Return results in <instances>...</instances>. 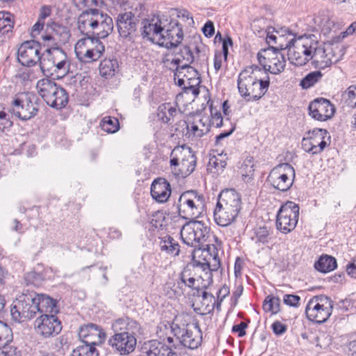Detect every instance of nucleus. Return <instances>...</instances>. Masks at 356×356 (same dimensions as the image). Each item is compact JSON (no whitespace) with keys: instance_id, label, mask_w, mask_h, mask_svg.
I'll return each mask as SVG.
<instances>
[{"instance_id":"338daca9","label":"nucleus","mask_w":356,"mask_h":356,"mask_svg":"<svg viewBox=\"0 0 356 356\" xmlns=\"http://www.w3.org/2000/svg\"><path fill=\"white\" fill-rule=\"evenodd\" d=\"M256 236L259 242L264 243L267 241L268 231L266 227H259L256 232Z\"/></svg>"},{"instance_id":"c756f323","label":"nucleus","mask_w":356,"mask_h":356,"mask_svg":"<svg viewBox=\"0 0 356 356\" xmlns=\"http://www.w3.org/2000/svg\"><path fill=\"white\" fill-rule=\"evenodd\" d=\"M173 54H175V58L172 60L169 58L163 60L165 64L170 65L172 67H179L181 64H186V63L191 64L194 60V56L191 49L187 46L180 48L177 52L174 50Z\"/></svg>"},{"instance_id":"49530a36","label":"nucleus","mask_w":356,"mask_h":356,"mask_svg":"<svg viewBox=\"0 0 356 356\" xmlns=\"http://www.w3.org/2000/svg\"><path fill=\"white\" fill-rule=\"evenodd\" d=\"M13 122L8 113L4 111H0V136L10 131L13 127Z\"/></svg>"},{"instance_id":"de8ad7c7","label":"nucleus","mask_w":356,"mask_h":356,"mask_svg":"<svg viewBox=\"0 0 356 356\" xmlns=\"http://www.w3.org/2000/svg\"><path fill=\"white\" fill-rule=\"evenodd\" d=\"M13 27V22L11 20V15L4 11L0 12V32L2 33H8Z\"/></svg>"},{"instance_id":"bb28decb","label":"nucleus","mask_w":356,"mask_h":356,"mask_svg":"<svg viewBox=\"0 0 356 356\" xmlns=\"http://www.w3.org/2000/svg\"><path fill=\"white\" fill-rule=\"evenodd\" d=\"M238 213L239 211H236L233 208L217 204L213 211V216L218 225L226 227L236 219Z\"/></svg>"},{"instance_id":"5701e85b","label":"nucleus","mask_w":356,"mask_h":356,"mask_svg":"<svg viewBox=\"0 0 356 356\" xmlns=\"http://www.w3.org/2000/svg\"><path fill=\"white\" fill-rule=\"evenodd\" d=\"M90 38H81L75 44L74 50L76 57L83 63H91L98 60L100 56V49L92 50L89 48Z\"/></svg>"},{"instance_id":"8fccbe9b","label":"nucleus","mask_w":356,"mask_h":356,"mask_svg":"<svg viewBox=\"0 0 356 356\" xmlns=\"http://www.w3.org/2000/svg\"><path fill=\"white\" fill-rule=\"evenodd\" d=\"M42 42L40 43V47L42 46L45 47L44 50H51L55 48H61L60 46L63 44L58 40H53V35L51 33H47L42 35Z\"/></svg>"},{"instance_id":"774afa93","label":"nucleus","mask_w":356,"mask_h":356,"mask_svg":"<svg viewBox=\"0 0 356 356\" xmlns=\"http://www.w3.org/2000/svg\"><path fill=\"white\" fill-rule=\"evenodd\" d=\"M248 325L244 322H241L239 324L234 325L232 327V332H237L239 337H242L245 335V328Z\"/></svg>"},{"instance_id":"f257e3e1","label":"nucleus","mask_w":356,"mask_h":356,"mask_svg":"<svg viewBox=\"0 0 356 356\" xmlns=\"http://www.w3.org/2000/svg\"><path fill=\"white\" fill-rule=\"evenodd\" d=\"M291 45L293 47L289 48V60L296 66L305 65L312 60L316 67L325 69L339 60L334 52L332 45L319 44L314 35L298 37L295 41L291 40L286 44H282L280 47Z\"/></svg>"},{"instance_id":"cd10ccee","label":"nucleus","mask_w":356,"mask_h":356,"mask_svg":"<svg viewBox=\"0 0 356 356\" xmlns=\"http://www.w3.org/2000/svg\"><path fill=\"white\" fill-rule=\"evenodd\" d=\"M49 54L58 74L63 76L68 72L70 67L67 54L61 48L51 49Z\"/></svg>"},{"instance_id":"4468645a","label":"nucleus","mask_w":356,"mask_h":356,"mask_svg":"<svg viewBox=\"0 0 356 356\" xmlns=\"http://www.w3.org/2000/svg\"><path fill=\"white\" fill-rule=\"evenodd\" d=\"M299 206L293 202L288 201L283 204L277 214L276 227L282 233L293 231L299 218Z\"/></svg>"},{"instance_id":"864d4df0","label":"nucleus","mask_w":356,"mask_h":356,"mask_svg":"<svg viewBox=\"0 0 356 356\" xmlns=\"http://www.w3.org/2000/svg\"><path fill=\"white\" fill-rule=\"evenodd\" d=\"M127 321L128 317L118 318L115 321L112 325V329L114 333H127Z\"/></svg>"},{"instance_id":"f3484780","label":"nucleus","mask_w":356,"mask_h":356,"mask_svg":"<svg viewBox=\"0 0 356 356\" xmlns=\"http://www.w3.org/2000/svg\"><path fill=\"white\" fill-rule=\"evenodd\" d=\"M40 43L35 40L23 42L17 50V60L23 66L32 67L40 60Z\"/></svg>"},{"instance_id":"6ab92c4d","label":"nucleus","mask_w":356,"mask_h":356,"mask_svg":"<svg viewBox=\"0 0 356 356\" xmlns=\"http://www.w3.org/2000/svg\"><path fill=\"white\" fill-rule=\"evenodd\" d=\"M79 337L83 344L95 347L104 341L106 333L99 326L89 323L79 328Z\"/></svg>"},{"instance_id":"2f4dec72","label":"nucleus","mask_w":356,"mask_h":356,"mask_svg":"<svg viewBox=\"0 0 356 356\" xmlns=\"http://www.w3.org/2000/svg\"><path fill=\"white\" fill-rule=\"evenodd\" d=\"M40 67L43 74L47 77L53 76L59 78L62 77V75L58 74L52 60L50 58L49 50H44L43 53L40 55Z\"/></svg>"},{"instance_id":"a19ab883","label":"nucleus","mask_w":356,"mask_h":356,"mask_svg":"<svg viewBox=\"0 0 356 356\" xmlns=\"http://www.w3.org/2000/svg\"><path fill=\"white\" fill-rule=\"evenodd\" d=\"M100 127L103 131L108 134H114L119 130L120 124L117 118L106 116L102 120Z\"/></svg>"},{"instance_id":"7ed1b4c3","label":"nucleus","mask_w":356,"mask_h":356,"mask_svg":"<svg viewBox=\"0 0 356 356\" xmlns=\"http://www.w3.org/2000/svg\"><path fill=\"white\" fill-rule=\"evenodd\" d=\"M238 92L247 101H257L267 92L270 85L268 74L257 65L244 69L238 76Z\"/></svg>"},{"instance_id":"f03ea898","label":"nucleus","mask_w":356,"mask_h":356,"mask_svg":"<svg viewBox=\"0 0 356 356\" xmlns=\"http://www.w3.org/2000/svg\"><path fill=\"white\" fill-rule=\"evenodd\" d=\"M54 309L53 298L44 294L27 291L13 300L10 314L15 321L22 323L33 318L37 314L51 312Z\"/></svg>"},{"instance_id":"58836bf2","label":"nucleus","mask_w":356,"mask_h":356,"mask_svg":"<svg viewBox=\"0 0 356 356\" xmlns=\"http://www.w3.org/2000/svg\"><path fill=\"white\" fill-rule=\"evenodd\" d=\"M51 29L52 31L50 33L53 35V40H58L63 44H65L69 40L70 34L66 26L54 23Z\"/></svg>"},{"instance_id":"bf43d9fd","label":"nucleus","mask_w":356,"mask_h":356,"mask_svg":"<svg viewBox=\"0 0 356 356\" xmlns=\"http://www.w3.org/2000/svg\"><path fill=\"white\" fill-rule=\"evenodd\" d=\"M171 330L174 335L180 341L186 333L188 331L184 327H181L178 324L172 323L171 325Z\"/></svg>"},{"instance_id":"4be33fe9","label":"nucleus","mask_w":356,"mask_h":356,"mask_svg":"<svg viewBox=\"0 0 356 356\" xmlns=\"http://www.w3.org/2000/svg\"><path fill=\"white\" fill-rule=\"evenodd\" d=\"M273 31H275L277 35L270 33V29L268 31L267 36H266V42L271 45L272 44H277L276 46L277 50H282V49H288V56H289V48H292V45L287 47L281 48L280 46L282 44H286L288 42L293 40L295 41L298 40V38H295L294 34L286 27H282L279 29H273Z\"/></svg>"},{"instance_id":"aec40b11","label":"nucleus","mask_w":356,"mask_h":356,"mask_svg":"<svg viewBox=\"0 0 356 356\" xmlns=\"http://www.w3.org/2000/svg\"><path fill=\"white\" fill-rule=\"evenodd\" d=\"M334 113V106L331 102L324 98L316 99L309 106V115L318 121H326L331 118Z\"/></svg>"},{"instance_id":"69168bd1","label":"nucleus","mask_w":356,"mask_h":356,"mask_svg":"<svg viewBox=\"0 0 356 356\" xmlns=\"http://www.w3.org/2000/svg\"><path fill=\"white\" fill-rule=\"evenodd\" d=\"M346 273L352 278L356 279V256L347 264Z\"/></svg>"},{"instance_id":"5fc2aeb1","label":"nucleus","mask_w":356,"mask_h":356,"mask_svg":"<svg viewBox=\"0 0 356 356\" xmlns=\"http://www.w3.org/2000/svg\"><path fill=\"white\" fill-rule=\"evenodd\" d=\"M83 38H90L92 42H88V46L90 49L92 50L100 49V56H102L105 51V47L103 43L100 41L101 38L94 36L85 35Z\"/></svg>"},{"instance_id":"a878e982","label":"nucleus","mask_w":356,"mask_h":356,"mask_svg":"<svg viewBox=\"0 0 356 356\" xmlns=\"http://www.w3.org/2000/svg\"><path fill=\"white\" fill-rule=\"evenodd\" d=\"M195 197L197 200H200V195H198L197 191H186L181 195L179 198V204L177 206L179 215L185 219H188L189 216L193 213H190L186 211V206L193 210L194 209H197V207L195 204V202L193 200V197Z\"/></svg>"},{"instance_id":"603ef678","label":"nucleus","mask_w":356,"mask_h":356,"mask_svg":"<svg viewBox=\"0 0 356 356\" xmlns=\"http://www.w3.org/2000/svg\"><path fill=\"white\" fill-rule=\"evenodd\" d=\"M314 22L321 29L322 32L326 35L331 32L332 27L334 26V22L330 21L327 17L321 18L316 16L314 18Z\"/></svg>"},{"instance_id":"423d86ee","label":"nucleus","mask_w":356,"mask_h":356,"mask_svg":"<svg viewBox=\"0 0 356 356\" xmlns=\"http://www.w3.org/2000/svg\"><path fill=\"white\" fill-rule=\"evenodd\" d=\"M174 17L184 22L187 21L189 25L194 23L193 17H189V13L186 10L181 12L177 9H172L170 15H165L163 22L161 35L159 39V45L168 49H177L184 37L181 22Z\"/></svg>"},{"instance_id":"20e7f679","label":"nucleus","mask_w":356,"mask_h":356,"mask_svg":"<svg viewBox=\"0 0 356 356\" xmlns=\"http://www.w3.org/2000/svg\"><path fill=\"white\" fill-rule=\"evenodd\" d=\"M113 3L115 0H111ZM125 10L118 14L116 24L120 37L131 38L136 33L139 18L145 15L149 8L150 0H117Z\"/></svg>"},{"instance_id":"e433bc0d","label":"nucleus","mask_w":356,"mask_h":356,"mask_svg":"<svg viewBox=\"0 0 356 356\" xmlns=\"http://www.w3.org/2000/svg\"><path fill=\"white\" fill-rule=\"evenodd\" d=\"M202 95L203 96L205 101L207 102V104H208L210 107L211 114V124L216 127H221L222 124V117L221 115V113L220 112L216 111L215 114H213L212 103H211V97H210V95H209V91L207 87L203 86H202Z\"/></svg>"},{"instance_id":"393cba45","label":"nucleus","mask_w":356,"mask_h":356,"mask_svg":"<svg viewBox=\"0 0 356 356\" xmlns=\"http://www.w3.org/2000/svg\"><path fill=\"white\" fill-rule=\"evenodd\" d=\"M307 135L310 136L312 139V145L314 149V154H320L330 144V136L326 129H314L312 131H309Z\"/></svg>"},{"instance_id":"f704fd0d","label":"nucleus","mask_w":356,"mask_h":356,"mask_svg":"<svg viewBox=\"0 0 356 356\" xmlns=\"http://www.w3.org/2000/svg\"><path fill=\"white\" fill-rule=\"evenodd\" d=\"M337 266L334 257L329 255H323L315 263V268L321 273H326L334 270Z\"/></svg>"},{"instance_id":"0e129e2a","label":"nucleus","mask_w":356,"mask_h":356,"mask_svg":"<svg viewBox=\"0 0 356 356\" xmlns=\"http://www.w3.org/2000/svg\"><path fill=\"white\" fill-rule=\"evenodd\" d=\"M233 44L231 37L227 36L222 40V53L224 60L226 61L229 54V47H232Z\"/></svg>"},{"instance_id":"dca6fc26","label":"nucleus","mask_w":356,"mask_h":356,"mask_svg":"<svg viewBox=\"0 0 356 356\" xmlns=\"http://www.w3.org/2000/svg\"><path fill=\"white\" fill-rule=\"evenodd\" d=\"M168 344L164 341L151 339L145 341L140 348V356H178L173 347V339L168 337Z\"/></svg>"},{"instance_id":"c03bdc74","label":"nucleus","mask_w":356,"mask_h":356,"mask_svg":"<svg viewBox=\"0 0 356 356\" xmlns=\"http://www.w3.org/2000/svg\"><path fill=\"white\" fill-rule=\"evenodd\" d=\"M323 76L320 71H314L307 74L300 81V86L303 89H307L314 86Z\"/></svg>"},{"instance_id":"09e8293b","label":"nucleus","mask_w":356,"mask_h":356,"mask_svg":"<svg viewBox=\"0 0 356 356\" xmlns=\"http://www.w3.org/2000/svg\"><path fill=\"white\" fill-rule=\"evenodd\" d=\"M180 343L184 346L193 350L197 348L200 346V339L199 338L193 337V332L188 330L180 340Z\"/></svg>"},{"instance_id":"ea45409f","label":"nucleus","mask_w":356,"mask_h":356,"mask_svg":"<svg viewBox=\"0 0 356 356\" xmlns=\"http://www.w3.org/2000/svg\"><path fill=\"white\" fill-rule=\"evenodd\" d=\"M263 309L273 315L277 314L280 312V299L272 295L267 296L263 303Z\"/></svg>"},{"instance_id":"6e6d98bb","label":"nucleus","mask_w":356,"mask_h":356,"mask_svg":"<svg viewBox=\"0 0 356 356\" xmlns=\"http://www.w3.org/2000/svg\"><path fill=\"white\" fill-rule=\"evenodd\" d=\"M140 325L136 321L128 318L127 326V334H131L133 336L136 337L137 334H140Z\"/></svg>"},{"instance_id":"052dcab7","label":"nucleus","mask_w":356,"mask_h":356,"mask_svg":"<svg viewBox=\"0 0 356 356\" xmlns=\"http://www.w3.org/2000/svg\"><path fill=\"white\" fill-rule=\"evenodd\" d=\"M202 32L207 38L212 37L215 33V27L213 22L211 20H208L204 24L203 27H202Z\"/></svg>"},{"instance_id":"72a5a7b5","label":"nucleus","mask_w":356,"mask_h":356,"mask_svg":"<svg viewBox=\"0 0 356 356\" xmlns=\"http://www.w3.org/2000/svg\"><path fill=\"white\" fill-rule=\"evenodd\" d=\"M118 68V62L115 58H105L99 64V73L102 76L108 79L115 75Z\"/></svg>"},{"instance_id":"2eb2a0df","label":"nucleus","mask_w":356,"mask_h":356,"mask_svg":"<svg viewBox=\"0 0 356 356\" xmlns=\"http://www.w3.org/2000/svg\"><path fill=\"white\" fill-rule=\"evenodd\" d=\"M200 221L191 220L185 224L181 232L183 241L194 248L191 252V263L194 267L200 266V261L197 260L195 257V252L200 250V236L197 235L198 230H200Z\"/></svg>"},{"instance_id":"7c9ffc66","label":"nucleus","mask_w":356,"mask_h":356,"mask_svg":"<svg viewBox=\"0 0 356 356\" xmlns=\"http://www.w3.org/2000/svg\"><path fill=\"white\" fill-rule=\"evenodd\" d=\"M180 111L170 103H164L159 106L157 108V117L164 124H171Z\"/></svg>"},{"instance_id":"a18cd8bd","label":"nucleus","mask_w":356,"mask_h":356,"mask_svg":"<svg viewBox=\"0 0 356 356\" xmlns=\"http://www.w3.org/2000/svg\"><path fill=\"white\" fill-rule=\"evenodd\" d=\"M277 50L276 47H274L273 46H270L268 49H262L261 51H259L257 54V58L259 63L261 65L263 66V68H261L263 70H264L267 73V68L268 65V58L270 56H272V54H275V51Z\"/></svg>"},{"instance_id":"473e14b6","label":"nucleus","mask_w":356,"mask_h":356,"mask_svg":"<svg viewBox=\"0 0 356 356\" xmlns=\"http://www.w3.org/2000/svg\"><path fill=\"white\" fill-rule=\"evenodd\" d=\"M275 50V54L268 58V65L267 71L274 74H278L284 71L286 66V60L284 55Z\"/></svg>"},{"instance_id":"1a4fd4ad","label":"nucleus","mask_w":356,"mask_h":356,"mask_svg":"<svg viewBox=\"0 0 356 356\" xmlns=\"http://www.w3.org/2000/svg\"><path fill=\"white\" fill-rule=\"evenodd\" d=\"M170 156V165L175 168L179 167V172H175L176 175L186 177L194 171L197 157L191 147L185 145L177 146L172 149Z\"/></svg>"},{"instance_id":"37998d69","label":"nucleus","mask_w":356,"mask_h":356,"mask_svg":"<svg viewBox=\"0 0 356 356\" xmlns=\"http://www.w3.org/2000/svg\"><path fill=\"white\" fill-rule=\"evenodd\" d=\"M99 353L95 347L81 344L73 349L70 356H98Z\"/></svg>"},{"instance_id":"a211bd4d","label":"nucleus","mask_w":356,"mask_h":356,"mask_svg":"<svg viewBox=\"0 0 356 356\" xmlns=\"http://www.w3.org/2000/svg\"><path fill=\"white\" fill-rule=\"evenodd\" d=\"M108 344L115 353L127 355L135 350L136 338L131 334L116 333L110 337Z\"/></svg>"},{"instance_id":"0eeeda50","label":"nucleus","mask_w":356,"mask_h":356,"mask_svg":"<svg viewBox=\"0 0 356 356\" xmlns=\"http://www.w3.org/2000/svg\"><path fill=\"white\" fill-rule=\"evenodd\" d=\"M36 88L43 100L52 108L61 109L68 103L69 96L66 90L49 79L39 80Z\"/></svg>"},{"instance_id":"680f3d73","label":"nucleus","mask_w":356,"mask_h":356,"mask_svg":"<svg viewBox=\"0 0 356 356\" xmlns=\"http://www.w3.org/2000/svg\"><path fill=\"white\" fill-rule=\"evenodd\" d=\"M272 330L275 334L282 335L286 331L287 326L281 322L276 321L271 325Z\"/></svg>"},{"instance_id":"4d7b16f0","label":"nucleus","mask_w":356,"mask_h":356,"mask_svg":"<svg viewBox=\"0 0 356 356\" xmlns=\"http://www.w3.org/2000/svg\"><path fill=\"white\" fill-rule=\"evenodd\" d=\"M202 299L203 302H208V303H207L206 307V313L212 311L214 308V305L216 303L215 297L211 293H208L207 291H204L202 293Z\"/></svg>"},{"instance_id":"c9c22d12","label":"nucleus","mask_w":356,"mask_h":356,"mask_svg":"<svg viewBox=\"0 0 356 356\" xmlns=\"http://www.w3.org/2000/svg\"><path fill=\"white\" fill-rule=\"evenodd\" d=\"M186 124L187 133L190 138L191 136H194L199 131V123H200V112L197 110L195 112L191 113L187 118V120L184 122Z\"/></svg>"},{"instance_id":"9b49d317","label":"nucleus","mask_w":356,"mask_h":356,"mask_svg":"<svg viewBox=\"0 0 356 356\" xmlns=\"http://www.w3.org/2000/svg\"><path fill=\"white\" fill-rule=\"evenodd\" d=\"M57 312L56 302L54 300V311L41 313L34 322V327L38 335L47 339L54 337L61 332V322L56 316Z\"/></svg>"},{"instance_id":"b1692460","label":"nucleus","mask_w":356,"mask_h":356,"mask_svg":"<svg viewBox=\"0 0 356 356\" xmlns=\"http://www.w3.org/2000/svg\"><path fill=\"white\" fill-rule=\"evenodd\" d=\"M150 192L153 199L161 203L165 202L171 194V186L165 179L160 177L152 182Z\"/></svg>"},{"instance_id":"f8f14e48","label":"nucleus","mask_w":356,"mask_h":356,"mask_svg":"<svg viewBox=\"0 0 356 356\" xmlns=\"http://www.w3.org/2000/svg\"><path fill=\"white\" fill-rule=\"evenodd\" d=\"M202 288L207 289L213 283V271H216L220 266L214 245L202 244Z\"/></svg>"},{"instance_id":"3c124183","label":"nucleus","mask_w":356,"mask_h":356,"mask_svg":"<svg viewBox=\"0 0 356 356\" xmlns=\"http://www.w3.org/2000/svg\"><path fill=\"white\" fill-rule=\"evenodd\" d=\"M342 97L348 106L356 107V86H349L342 94Z\"/></svg>"},{"instance_id":"9d476101","label":"nucleus","mask_w":356,"mask_h":356,"mask_svg":"<svg viewBox=\"0 0 356 356\" xmlns=\"http://www.w3.org/2000/svg\"><path fill=\"white\" fill-rule=\"evenodd\" d=\"M296 172L288 163H283L274 167L270 172L267 181L275 189L285 192L292 186Z\"/></svg>"},{"instance_id":"39448f33","label":"nucleus","mask_w":356,"mask_h":356,"mask_svg":"<svg viewBox=\"0 0 356 356\" xmlns=\"http://www.w3.org/2000/svg\"><path fill=\"white\" fill-rule=\"evenodd\" d=\"M78 29L83 35L107 38L113 30V19L99 8L83 10L77 20Z\"/></svg>"},{"instance_id":"412c9836","label":"nucleus","mask_w":356,"mask_h":356,"mask_svg":"<svg viewBox=\"0 0 356 356\" xmlns=\"http://www.w3.org/2000/svg\"><path fill=\"white\" fill-rule=\"evenodd\" d=\"M165 15L161 16H154L150 19H145L143 22V27L141 35L143 38L148 40L159 41V37L161 35L163 30V22L164 21ZM159 43V42H157Z\"/></svg>"},{"instance_id":"ddd939ff","label":"nucleus","mask_w":356,"mask_h":356,"mask_svg":"<svg viewBox=\"0 0 356 356\" xmlns=\"http://www.w3.org/2000/svg\"><path fill=\"white\" fill-rule=\"evenodd\" d=\"M332 308V301L330 298L324 296H316L309 301L305 313L309 321L322 323L329 318Z\"/></svg>"},{"instance_id":"79ce46f5","label":"nucleus","mask_w":356,"mask_h":356,"mask_svg":"<svg viewBox=\"0 0 356 356\" xmlns=\"http://www.w3.org/2000/svg\"><path fill=\"white\" fill-rule=\"evenodd\" d=\"M177 67L180 72H183V74L185 76L187 81H190L194 79H197L198 82L196 84V86H200V75L197 70L191 67L188 63H186V64H181L179 67Z\"/></svg>"},{"instance_id":"c85d7f7f","label":"nucleus","mask_w":356,"mask_h":356,"mask_svg":"<svg viewBox=\"0 0 356 356\" xmlns=\"http://www.w3.org/2000/svg\"><path fill=\"white\" fill-rule=\"evenodd\" d=\"M217 204L233 208L236 211L241 210V197L234 189L222 191L218 197Z\"/></svg>"},{"instance_id":"4c0bfd02","label":"nucleus","mask_w":356,"mask_h":356,"mask_svg":"<svg viewBox=\"0 0 356 356\" xmlns=\"http://www.w3.org/2000/svg\"><path fill=\"white\" fill-rule=\"evenodd\" d=\"M241 173L243 181L245 182H249L253 179L254 175V163L252 156H248L243 161L241 168Z\"/></svg>"},{"instance_id":"13d9d810","label":"nucleus","mask_w":356,"mask_h":356,"mask_svg":"<svg viewBox=\"0 0 356 356\" xmlns=\"http://www.w3.org/2000/svg\"><path fill=\"white\" fill-rule=\"evenodd\" d=\"M300 298L297 295L286 294L283 297V302L290 307H298L300 305Z\"/></svg>"},{"instance_id":"e2e57ef3","label":"nucleus","mask_w":356,"mask_h":356,"mask_svg":"<svg viewBox=\"0 0 356 356\" xmlns=\"http://www.w3.org/2000/svg\"><path fill=\"white\" fill-rule=\"evenodd\" d=\"M170 69L175 70L174 77L175 81H177V83L179 86H183L185 85V81L186 80L185 76L183 74L182 72H180L178 68L176 67H172V66H169Z\"/></svg>"},{"instance_id":"6e6552de","label":"nucleus","mask_w":356,"mask_h":356,"mask_svg":"<svg viewBox=\"0 0 356 356\" xmlns=\"http://www.w3.org/2000/svg\"><path fill=\"white\" fill-rule=\"evenodd\" d=\"M35 97L30 92H20L15 95L8 108V112L22 121L33 118L38 112Z\"/></svg>"}]
</instances>
